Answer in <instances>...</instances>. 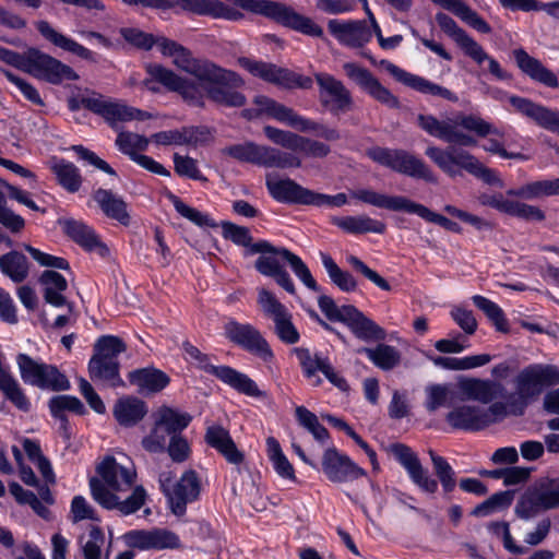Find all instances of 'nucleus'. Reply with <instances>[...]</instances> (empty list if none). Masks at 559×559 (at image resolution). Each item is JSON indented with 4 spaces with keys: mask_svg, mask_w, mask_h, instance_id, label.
<instances>
[{
    "mask_svg": "<svg viewBox=\"0 0 559 559\" xmlns=\"http://www.w3.org/2000/svg\"><path fill=\"white\" fill-rule=\"evenodd\" d=\"M99 478L90 479L92 497L107 510H118L129 515L140 510L146 500V491L142 486H135L132 493L121 500L117 492L130 489L135 479V471L119 464L115 457H105L96 468Z\"/></svg>",
    "mask_w": 559,
    "mask_h": 559,
    "instance_id": "1",
    "label": "nucleus"
},
{
    "mask_svg": "<svg viewBox=\"0 0 559 559\" xmlns=\"http://www.w3.org/2000/svg\"><path fill=\"white\" fill-rule=\"evenodd\" d=\"M250 253H261L254 263L255 270L264 276L274 278L276 284L288 294L295 295L296 287L278 257L287 261L292 271L308 289L316 293L321 292V287L317 284L306 263L288 249L275 247L266 240H260L250 247Z\"/></svg>",
    "mask_w": 559,
    "mask_h": 559,
    "instance_id": "2",
    "label": "nucleus"
},
{
    "mask_svg": "<svg viewBox=\"0 0 559 559\" xmlns=\"http://www.w3.org/2000/svg\"><path fill=\"white\" fill-rule=\"evenodd\" d=\"M417 123L429 135L461 146H475L477 141L460 127L481 138L488 134L503 135L499 129L475 115L459 114L454 119L447 120H439L432 115H418Z\"/></svg>",
    "mask_w": 559,
    "mask_h": 559,
    "instance_id": "3",
    "label": "nucleus"
},
{
    "mask_svg": "<svg viewBox=\"0 0 559 559\" xmlns=\"http://www.w3.org/2000/svg\"><path fill=\"white\" fill-rule=\"evenodd\" d=\"M253 105L254 108L242 111V116L247 119L266 116L300 132H313L318 138L328 142H335L341 139V133L336 128L300 116L293 108L271 97L258 95L253 99Z\"/></svg>",
    "mask_w": 559,
    "mask_h": 559,
    "instance_id": "4",
    "label": "nucleus"
},
{
    "mask_svg": "<svg viewBox=\"0 0 559 559\" xmlns=\"http://www.w3.org/2000/svg\"><path fill=\"white\" fill-rule=\"evenodd\" d=\"M350 197L368 205L376 206L393 212H405L408 214H416L423 219L435 223L447 230L454 233L460 231V227L455 222L447 218L443 215L432 212L427 206L414 202L413 200L403 195H391L372 189H357L350 191Z\"/></svg>",
    "mask_w": 559,
    "mask_h": 559,
    "instance_id": "5",
    "label": "nucleus"
},
{
    "mask_svg": "<svg viewBox=\"0 0 559 559\" xmlns=\"http://www.w3.org/2000/svg\"><path fill=\"white\" fill-rule=\"evenodd\" d=\"M425 154L452 178L460 176L462 170H466L488 183H492L497 179L495 171L485 167L475 156L462 148L449 146L442 150L437 146H428Z\"/></svg>",
    "mask_w": 559,
    "mask_h": 559,
    "instance_id": "6",
    "label": "nucleus"
},
{
    "mask_svg": "<svg viewBox=\"0 0 559 559\" xmlns=\"http://www.w3.org/2000/svg\"><path fill=\"white\" fill-rule=\"evenodd\" d=\"M182 349L185 359L195 368L212 374L234 390L253 397H260L263 393L259 390L257 383L247 374L229 366H214L207 354L202 353L198 347L189 342H183Z\"/></svg>",
    "mask_w": 559,
    "mask_h": 559,
    "instance_id": "7",
    "label": "nucleus"
},
{
    "mask_svg": "<svg viewBox=\"0 0 559 559\" xmlns=\"http://www.w3.org/2000/svg\"><path fill=\"white\" fill-rule=\"evenodd\" d=\"M206 97L218 106L242 107L246 96L238 91L243 80L234 71L213 63L200 81Z\"/></svg>",
    "mask_w": 559,
    "mask_h": 559,
    "instance_id": "8",
    "label": "nucleus"
},
{
    "mask_svg": "<svg viewBox=\"0 0 559 559\" xmlns=\"http://www.w3.org/2000/svg\"><path fill=\"white\" fill-rule=\"evenodd\" d=\"M366 156L374 163L415 179L436 183L437 177L430 167L419 157L403 148L372 146L366 150Z\"/></svg>",
    "mask_w": 559,
    "mask_h": 559,
    "instance_id": "9",
    "label": "nucleus"
},
{
    "mask_svg": "<svg viewBox=\"0 0 559 559\" xmlns=\"http://www.w3.org/2000/svg\"><path fill=\"white\" fill-rule=\"evenodd\" d=\"M556 509H559V478L540 477L520 496L514 514L530 521L543 511Z\"/></svg>",
    "mask_w": 559,
    "mask_h": 559,
    "instance_id": "10",
    "label": "nucleus"
},
{
    "mask_svg": "<svg viewBox=\"0 0 559 559\" xmlns=\"http://www.w3.org/2000/svg\"><path fill=\"white\" fill-rule=\"evenodd\" d=\"M223 153L239 160L266 168H298L301 159L294 153L276 147L259 145L254 142L234 144L223 150Z\"/></svg>",
    "mask_w": 559,
    "mask_h": 559,
    "instance_id": "11",
    "label": "nucleus"
},
{
    "mask_svg": "<svg viewBox=\"0 0 559 559\" xmlns=\"http://www.w3.org/2000/svg\"><path fill=\"white\" fill-rule=\"evenodd\" d=\"M191 420L192 417L188 413H181L168 406L160 407L155 413V421L150 435L142 440V447L151 453L163 452L167 439L180 436Z\"/></svg>",
    "mask_w": 559,
    "mask_h": 559,
    "instance_id": "12",
    "label": "nucleus"
},
{
    "mask_svg": "<svg viewBox=\"0 0 559 559\" xmlns=\"http://www.w3.org/2000/svg\"><path fill=\"white\" fill-rule=\"evenodd\" d=\"M16 362L26 384L50 391H66L70 388L69 380L56 366L38 362L26 354H19Z\"/></svg>",
    "mask_w": 559,
    "mask_h": 559,
    "instance_id": "13",
    "label": "nucleus"
},
{
    "mask_svg": "<svg viewBox=\"0 0 559 559\" xmlns=\"http://www.w3.org/2000/svg\"><path fill=\"white\" fill-rule=\"evenodd\" d=\"M24 72L50 84H60L64 80L75 81L79 79L71 67L37 48L26 50Z\"/></svg>",
    "mask_w": 559,
    "mask_h": 559,
    "instance_id": "14",
    "label": "nucleus"
},
{
    "mask_svg": "<svg viewBox=\"0 0 559 559\" xmlns=\"http://www.w3.org/2000/svg\"><path fill=\"white\" fill-rule=\"evenodd\" d=\"M173 477L170 474L159 476V485L168 498L171 512L177 516L186 513L187 504L199 498L201 484L197 473L192 469L186 471L176 485L171 488Z\"/></svg>",
    "mask_w": 559,
    "mask_h": 559,
    "instance_id": "15",
    "label": "nucleus"
},
{
    "mask_svg": "<svg viewBox=\"0 0 559 559\" xmlns=\"http://www.w3.org/2000/svg\"><path fill=\"white\" fill-rule=\"evenodd\" d=\"M224 336L233 344L246 352L261 358L263 361H271L273 352L263 337L262 333L252 324L240 323L235 319H228L224 323Z\"/></svg>",
    "mask_w": 559,
    "mask_h": 559,
    "instance_id": "16",
    "label": "nucleus"
},
{
    "mask_svg": "<svg viewBox=\"0 0 559 559\" xmlns=\"http://www.w3.org/2000/svg\"><path fill=\"white\" fill-rule=\"evenodd\" d=\"M238 62L252 75L284 88L300 87L308 90L312 86L311 78L297 74L273 63L251 60L249 58H240Z\"/></svg>",
    "mask_w": 559,
    "mask_h": 559,
    "instance_id": "17",
    "label": "nucleus"
},
{
    "mask_svg": "<svg viewBox=\"0 0 559 559\" xmlns=\"http://www.w3.org/2000/svg\"><path fill=\"white\" fill-rule=\"evenodd\" d=\"M515 384L518 394L526 404L527 400L539 395L546 386L559 384V369L554 365H530L519 373Z\"/></svg>",
    "mask_w": 559,
    "mask_h": 559,
    "instance_id": "18",
    "label": "nucleus"
},
{
    "mask_svg": "<svg viewBox=\"0 0 559 559\" xmlns=\"http://www.w3.org/2000/svg\"><path fill=\"white\" fill-rule=\"evenodd\" d=\"M146 72L167 90L178 92L188 104L197 107L204 106V95L206 94L200 81L195 83L182 79L174 71L157 63L147 64Z\"/></svg>",
    "mask_w": 559,
    "mask_h": 559,
    "instance_id": "19",
    "label": "nucleus"
},
{
    "mask_svg": "<svg viewBox=\"0 0 559 559\" xmlns=\"http://www.w3.org/2000/svg\"><path fill=\"white\" fill-rule=\"evenodd\" d=\"M343 68L346 75L372 99L392 109L401 107L399 97L383 86L368 69L353 62L345 63Z\"/></svg>",
    "mask_w": 559,
    "mask_h": 559,
    "instance_id": "20",
    "label": "nucleus"
},
{
    "mask_svg": "<svg viewBox=\"0 0 559 559\" xmlns=\"http://www.w3.org/2000/svg\"><path fill=\"white\" fill-rule=\"evenodd\" d=\"M319 86L320 104L331 114L345 112L352 108L353 98L350 92L342 81L324 72L314 74Z\"/></svg>",
    "mask_w": 559,
    "mask_h": 559,
    "instance_id": "21",
    "label": "nucleus"
},
{
    "mask_svg": "<svg viewBox=\"0 0 559 559\" xmlns=\"http://www.w3.org/2000/svg\"><path fill=\"white\" fill-rule=\"evenodd\" d=\"M322 471L332 483H348L366 475L349 456L342 454L335 447L325 449L321 462Z\"/></svg>",
    "mask_w": 559,
    "mask_h": 559,
    "instance_id": "22",
    "label": "nucleus"
},
{
    "mask_svg": "<svg viewBox=\"0 0 559 559\" xmlns=\"http://www.w3.org/2000/svg\"><path fill=\"white\" fill-rule=\"evenodd\" d=\"M126 539L131 547L140 550H174L182 547L179 536L164 527L133 530L126 534Z\"/></svg>",
    "mask_w": 559,
    "mask_h": 559,
    "instance_id": "23",
    "label": "nucleus"
},
{
    "mask_svg": "<svg viewBox=\"0 0 559 559\" xmlns=\"http://www.w3.org/2000/svg\"><path fill=\"white\" fill-rule=\"evenodd\" d=\"M380 64L400 83L411 87L421 94L440 97L451 103H456L459 97L451 90L436 84L423 76L413 74L404 69L395 66L394 63L382 60Z\"/></svg>",
    "mask_w": 559,
    "mask_h": 559,
    "instance_id": "24",
    "label": "nucleus"
},
{
    "mask_svg": "<svg viewBox=\"0 0 559 559\" xmlns=\"http://www.w3.org/2000/svg\"><path fill=\"white\" fill-rule=\"evenodd\" d=\"M390 452L399 461V463L406 469L411 479L421 490L433 493L438 489L436 479L428 475V472L423 467L417 455L412 449L402 443H394L390 445Z\"/></svg>",
    "mask_w": 559,
    "mask_h": 559,
    "instance_id": "25",
    "label": "nucleus"
},
{
    "mask_svg": "<svg viewBox=\"0 0 559 559\" xmlns=\"http://www.w3.org/2000/svg\"><path fill=\"white\" fill-rule=\"evenodd\" d=\"M328 29L337 41L350 48H361L372 38V32L366 21L330 20Z\"/></svg>",
    "mask_w": 559,
    "mask_h": 559,
    "instance_id": "26",
    "label": "nucleus"
},
{
    "mask_svg": "<svg viewBox=\"0 0 559 559\" xmlns=\"http://www.w3.org/2000/svg\"><path fill=\"white\" fill-rule=\"evenodd\" d=\"M159 48L163 55L173 57V62L176 67L191 74L198 81H201L213 64L212 61L193 58L187 48L167 38L159 40Z\"/></svg>",
    "mask_w": 559,
    "mask_h": 559,
    "instance_id": "27",
    "label": "nucleus"
},
{
    "mask_svg": "<svg viewBox=\"0 0 559 559\" xmlns=\"http://www.w3.org/2000/svg\"><path fill=\"white\" fill-rule=\"evenodd\" d=\"M83 108L104 117L110 122L144 119L145 112L123 104L106 100L102 95L82 97Z\"/></svg>",
    "mask_w": 559,
    "mask_h": 559,
    "instance_id": "28",
    "label": "nucleus"
},
{
    "mask_svg": "<svg viewBox=\"0 0 559 559\" xmlns=\"http://www.w3.org/2000/svg\"><path fill=\"white\" fill-rule=\"evenodd\" d=\"M64 234L86 251L96 252L105 258L109 255L108 247L99 239L94 229L82 221L74 218L59 219Z\"/></svg>",
    "mask_w": 559,
    "mask_h": 559,
    "instance_id": "29",
    "label": "nucleus"
},
{
    "mask_svg": "<svg viewBox=\"0 0 559 559\" xmlns=\"http://www.w3.org/2000/svg\"><path fill=\"white\" fill-rule=\"evenodd\" d=\"M457 389L462 395L461 400L476 401L481 404H490L504 392L503 385L499 382L467 377L459 379Z\"/></svg>",
    "mask_w": 559,
    "mask_h": 559,
    "instance_id": "30",
    "label": "nucleus"
},
{
    "mask_svg": "<svg viewBox=\"0 0 559 559\" xmlns=\"http://www.w3.org/2000/svg\"><path fill=\"white\" fill-rule=\"evenodd\" d=\"M265 186L272 198L278 202L306 205H310L312 202V191L301 187L289 178L278 179L273 176H266Z\"/></svg>",
    "mask_w": 559,
    "mask_h": 559,
    "instance_id": "31",
    "label": "nucleus"
},
{
    "mask_svg": "<svg viewBox=\"0 0 559 559\" xmlns=\"http://www.w3.org/2000/svg\"><path fill=\"white\" fill-rule=\"evenodd\" d=\"M509 102L519 112L535 121L539 127L559 134L558 110H552L527 98L514 95L509 97Z\"/></svg>",
    "mask_w": 559,
    "mask_h": 559,
    "instance_id": "32",
    "label": "nucleus"
},
{
    "mask_svg": "<svg viewBox=\"0 0 559 559\" xmlns=\"http://www.w3.org/2000/svg\"><path fill=\"white\" fill-rule=\"evenodd\" d=\"M343 323L364 342H378L386 337L385 331L355 306L345 311Z\"/></svg>",
    "mask_w": 559,
    "mask_h": 559,
    "instance_id": "33",
    "label": "nucleus"
},
{
    "mask_svg": "<svg viewBox=\"0 0 559 559\" xmlns=\"http://www.w3.org/2000/svg\"><path fill=\"white\" fill-rule=\"evenodd\" d=\"M514 59L521 71L532 81L549 88H558L559 80L557 75L546 68L538 59L530 56L523 49L514 50Z\"/></svg>",
    "mask_w": 559,
    "mask_h": 559,
    "instance_id": "34",
    "label": "nucleus"
},
{
    "mask_svg": "<svg viewBox=\"0 0 559 559\" xmlns=\"http://www.w3.org/2000/svg\"><path fill=\"white\" fill-rule=\"evenodd\" d=\"M483 407L463 404L447 414L448 424L454 429L478 431L488 427Z\"/></svg>",
    "mask_w": 559,
    "mask_h": 559,
    "instance_id": "35",
    "label": "nucleus"
},
{
    "mask_svg": "<svg viewBox=\"0 0 559 559\" xmlns=\"http://www.w3.org/2000/svg\"><path fill=\"white\" fill-rule=\"evenodd\" d=\"M93 199L102 210L105 216L115 219L128 226L130 224V214L127 202L111 190L98 188L93 192Z\"/></svg>",
    "mask_w": 559,
    "mask_h": 559,
    "instance_id": "36",
    "label": "nucleus"
},
{
    "mask_svg": "<svg viewBox=\"0 0 559 559\" xmlns=\"http://www.w3.org/2000/svg\"><path fill=\"white\" fill-rule=\"evenodd\" d=\"M36 28L40 35L55 46L69 51L84 60L96 62V55L70 37L57 32L47 21H38Z\"/></svg>",
    "mask_w": 559,
    "mask_h": 559,
    "instance_id": "37",
    "label": "nucleus"
},
{
    "mask_svg": "<svg viewBox=\"0 0 559 559\" xmlns=\"http://www.w3.org/2000/svg\"><path fill=\"white\" fill-rule=\"evenodd\" d=\"M206 443L216 449L229 463L240 464L243 454L237 449L229 432L222 426H210L205 433Z\"/></svg>",
    "mask_w": 559,
    "mask_h": 559,
    "instance_id": "38",
    "label": "nucleus"
},
{
    "mask_svg": "<svg viewBox=\"0 0 559 559\" xmlns=\"http://www.w3.org/2000/svg\"><path fill=\"white\" fill-rule=\"evenodd\" d=\"M436 21L440 28L456 43L466 56L476 57L480 55L477 41L461 28L451 16L440 12L436 14Z\"/></svg>",
    "mask_w": 559,
    "mask_h": 559,
    "instance_id": "39",
    "label": "nucleus"
},
{
    "mask_svg": "<svg viewBox=\"0 0 559 559\" xmlns=\"http://www.w3.org/2000/svg\"><path fill=\"white\" fill-rule=\"evenodd\" d=\"M48 166L56 176L57 182L66 191L75 193L80 190L83 179L80 169L73 163L63 158L51 157Z\"/></svg>",
    "mask_w": 559,
    "mask_h": 559,
    "instance_id": "40",
    "label": "nucleus"
},
{
    "mask_svg": "<svg viewBox=\"0 0 559 559\" xmlns=\"http://www.w3.org/2000/svg\"><path fill=\"white\" fill-rule=\"evenodd\" d=\"M129 381L136 385L142 394L156 393L168 385L169 377L162 370L150 367L131 371Z\"/></svg>",
    "mask_w": 559,
    "mask_h": 559,
    "instance_id": "41",
    "label": "nucleus"
},
{
    "mask_svg": "<svg viewBox=\"0 0 559 559\" xmlns=\"http://www.w3.org/2000/svg\"><path fill=\"white\" fill-rule=\"evenodd\" d=\"M333 225L348 234H367L373 233L382 235L386 230V225L368 215L357 216H336L332 218Z\"/></svg>",
    "mask_w": 559,
    "mask_h": 559,
    "instance_id": "42",
    "label": "nucleus"
},
{
    "mask_svg": "<svg viewBox=\"0 0 559 559\" xmlns=\"http://www.w3.org/2000/svg\"><path fill=\"white\" fill-rule=\"evenodd\" d=\"M147 413L143 401L133 396L119 399L114 406L116 420L124 427H132L141 421Z\"/></svg>",
    "mask_w": 559,
    "mask_h": 559,
    "instance_id": "43",
    "label": "nucleus"
},
{
    "mask_svg": "<svg viewBox=\"0 0 559 559\" xmlns=\"http://www.w3.org/2000/svg\"><path fill=\"white\" fill-rule=\"evenodd\" d=\"M432 2L441 5L445 10L451 11L454 15L460 17L463 22L468 24L474 29L489 34L491 27L489 24L478 15V13L472 10L463 0H431Z\"/></svg>",
    "mask_w": 559,
    "mask_h": 559,
    "instance_id": "44",
    "label": "nucleus"
},
{
    "mask_svg": "<svg viewBox=\"0 0 559 559\" xmlns=\"http://www.w3.org/2000/svg\"><path fill=\"white\" fill-rule=\"evenodd\" d=\"M507 194L525 200L559 195V178L532 181L520 188L508 190Z\"/></svg>",
    "mask_w": 559,
    "mask_h": 559,
    "instance_id": "45",
    "label": "nucleus"
},
{
    "mask_svg": "<svg viewBox=\"0 0 559 559\" xmlns=\"http://www.w3.org/2000/svg\"><path fill=\"white\" fill-rule=\"evenodd\" d=\"M40 284L44 286V298L46 302L62 307L67 300L62 293L67 289V280L56 271L47 270L39 277Z\"/></svg>",
    "mask_w": 559,
    "mask_h": 559,
    "instance_id": "46",
    "label": "nucleus"
},
{
    "mask_svg": "<svg viewBox=\"0 0 559 559\" xmlns=\"http://www.w3.org/2000/svg\"><path fill=\"white\" fill-rule=\"evenodd\" d=\"M0 270L14 283L24 282L29 273L27 258L15 250L0 257Z\"/></svg>",
    "mask_w": 559,
    "mask_h": 559,
    "instance_id": "47",
    "label": "nucleus"
},
{
    "mask_svg": "<svg viewBox=\"0 0 559 559\" xmlns=\"http://www.w3.org/2000/svg\"><path fill=\"white\" fill-rule=\"evenodd\" d=\"M357 352L366 354L376 367L385 371L394 369L401 361L400 352L394 346L384 343L378 344L374 348L361 347Z\"/></svg>",
    "mask_w": 559,
    "mask_h": 559,
    "instance_id": "48",
    "label": "nucleus"
},
{
    "mask_svg": "<svg viewBox=\"0 0 559 559\" xmlns=\"http://www.w3.org/2000/svg\"><path fill=\"white\" fill-rule=\"evenodd\" d=\"M0 391L17 409L22 412L31 409V402L23 388L9 371H0Z\"/></svg>",
    "mask_w": 559,
    "mask_h": 559,
    "instance_id": "49",
    "label": "nucleus"
},
{
    "mask_svg": "<svg viewBox=\"0 0 559 559\" xmlns=\"http://www.w3.org/2000/svg\"><path fill=\"white\" fill-rule=\"evenodd\" d=\"M320 258L331 282L335 286H337L342 292L345 293L356 290L357 281L349 272L342 270L333 260V258L325 252L321 251Z\"/></svg>",
    "mask_w": 559,
    "mask_h": 559,
    "instance_id": "50",
    "label": "nucleus"
},
{
    "mask_svg": "<svg viewBox=\"0 0 559 559\" xmlns=\"http://www.w3.org/2000/svg\"><path fill=\"white\" fill-rule=\"evenodd\" d=\"M88 371L92 380H102L109 382L112 386L122 384L119 377V362L105 360L102 358H91Z\"/></svg>",
    "mask_w": 559,
    "mask_h": 559,
    "instance_id": "51",
    "label": "nucleus"
},
{
    "mask_svg": "<svg viewBox=\"0 0 559 559\" xmlns=\"http://www.w3.org/2000/svg\"><path fill=\"white\" fill-rule=\"evenodd\" d=\"M266 447L269 459L271 460L276 473L283 478L295 480V469L283 453L278 441L274 437H269L266 439Z\"/></svg>",
    "mask_w": 559,
    "mask_h": 559,
    "instance_id": "52",
    "label": "nucleus"
},
{
    "mask_svg": "<svg viewBox=\"0 0 559 559\" xmlns=\"http://www.w3.org/2000/svg\"><path fill=\"white\" fill-rule=\"evenodd\" d=\"M296 418L300 426L307 429L321 444H325L330 438V433L324 426H322L317 415L310 412L305 406H298L295 411Z\"/></svg>",
    "mask_w": 559,
    "mask_h": 559,
    "instance_id": "53",
    "label": "nucleus"
},
{
    "mask_svg": "<svg viewBox=\"0 0 559 559\" xmlns=\"http://www.w3.org/2000/svg\"><path fill=\"white\" fill-rule=\"evenodd\" d=\"M79 544L84 559H103L102 549L105 544V535L98 526H92L87 536H80ZM104 559H108V555Z\"/></svg>",
    "mask_w": 559,
    "mask_h": 559,
    "instance_id": "54",
    "label": "nucleus"
},
{
    "mask_svg": "<svg viewBox=\"0 0 559 559\" xmlns=\"http://www.w3.org/2000/svg\"><path fill=\"white\" fill-rule=\"evenodd\" d=\"M127 349L124 342L115 335H103L94 345L92 358L118 361V355Z\"/></svg>",
    "mask_w": 559,
    "mask_h": 559,
    "instance_id": "55",
    "label": "nucleus"
},
{
    "mask_svg": "<svg viewBox=\"0 0 559 559\" xmlns=\"http://www.w3.org/2000/svg\"><path fill=\"white\" fill-rule=\"evenodd\" d=\"M472 299L474 305L488 317L498 331H509L503 310L496 302L480 295H475Z\"/></svg>",
    "mask_w": 559,
    "mask_h": 559,
    "instance_id": "56",
    "label": "nucleus"
},
{
    "mask_svg": "<svg viewBox=\"0 0 559 559\" xmlns=\"http://www.w3.org/2000/svg\"><path fill=\"white\" fill-rule=\"evenodd\" d=\"M116 145L121 153L134 160L140 155L138 152L146 150L148 140L136 133L121 132L116 139Z\"/></svg>",
    "mask_w": 559,
    "mask_h": 559,
    "instance_id": "57",
    "label": "nucleus"
},
{
    "mask_svg": "<svg viewBox=\"0 0 559 559\" xmlns=\"http://www.w3.org/2000/svg\"><path fill=\"white\" fill-rule=\"evenodd\" d=\"M257 301L263 313L272 320H275L288 312V309L277 299V297L264 287L258 288Z\"/></svg>",
    "mask_w": 559,
    "mask_h": 559,
    "instance_id": "58",
    "label": "nucleus"
},
{
    "mask_svg": "<svg viewBox=\"0 0 559 559\" xmlns=\"http://www.w3.org/2000/svg\"><path fill=\"white\" fill-rule=\"evenodd\" d=\"M428 453L431 459L435 473L438 476L443 490L445 492H451L456 485L455 478H454L455 473H454L453 468L451 467V465L447 462V460L444 457L438 455L432 450H429Z\"/></svg>",
    "mask_w": 559,
    "mask_h": 559,
    "instance_id": "59",
    "label": "nucleus"
},
{
    "mask_svg": "<svg viewBox=\"0 0 559 559\" xmlns=\"http://www.w3.org/2000/svg\"><path fill=\"white\" fill-rule=\"evenodd\" d=\"M49 408L53 417L63 419V412L70 411L82 415L85 412L83 403L75 396L58 395L49 401Z\"/></svg>",
    "mask_w": 559,
    "mask_h": 559,
    "instance_id": "60",
    "label": "nucleus"
},
{
    "mask_svg": "<svg viewBox=\"0 0 559 559\" xmlns=\"http://www.w3.org/2000/svg\"><path fill=\"white\" fill-rule=\"evenodd\" d=\"M512 498L513 497L510 491L497 492L476 506L472 511V515L488 516L498 509L508 508L512 503Z\"/></svg>",
    "mask_w": 559,
    "mask_h": 559,
    "instance_id": "61",
    "label": "nucleus"
},
{
    "mask_svg": "<svg viewBox=\"0 0 559 559\" xmlns=\"http://www.w3.org/2000/svg\"><path fill=\"white\" fill-rule=\"evenodd\" d=\"M173 204H174L176 211L181 216H183L185 218L189 219L190 222H192L193 224H195L200 227H216L217 226V224L214 222V219L210 215H207L194 207L187 205L177 197H173Z\"/></svg>",
    "mask_w": 559,
    "mask_h": 559,
    "instance_id": "62",
    "label": "nucleus"
},
{
    "mask_svg": "<svg viewBox=\"0 0 559 559\" xmlns=\"http://www.w3.org/2000/svg\"><path fill=\"white\" fill-rule=\"evenodd\" d=\"M273 322L274 332L283 343L292 345L299 341V332L293 323L292 313L289 311L273 320Z\"/></svg>",
    "mask_w": 559,
    "mask_h": 559,
    "instance_id": "63",
    "label": "nucleus"
},
{
    "mask_svg": "<svg viewBox=\"0 0 559 559\" xmlns=\"http://www.w3.org/2000/svg\"><path fill=\"white\" fill-rule=\"evenodd\" d=\"M265 136L276 145L296 151L300 135L292 131L282 130L272 126L263 128Z\"/></svg>",
    "mask_w": 559,
    "mask_h": 559,
    "instance_id": "64",
    "label": "nucleus"
}]
</instances>
